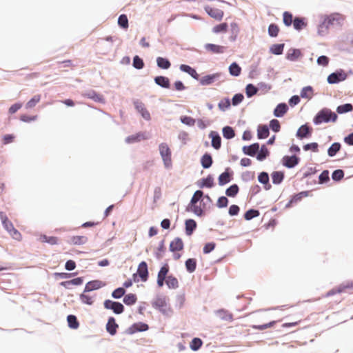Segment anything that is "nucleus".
<instances>
[{
  "label": "nucleus",
  "mask_w": 353,
  "mask_h": 353,
  "mask_svg": "<svg viewBox=\"0 0 353 353\" xmlns=\"http://www.w3.org/2000/svg\"><path fill=\"white\" fill-rule=\"evenodd\" d=\"M337 115L332 112L330 109L324 108L319 112L314 119V122L316 124H320L323 122L332 121L335 122L337 119Z\"/></svg>",
  "instance_id": "nucleus-1"
},
{
  "label": "nucleus",
  "mask_w": 353,
  "mask_h": 353,
  "mask_svg": "<svg viewBox=\"0 0 353 353\" xmlns=\"http://www.w3.org/2000/svg\"><path fill=\"white\" fill-rule=\"evenodd\" d=\"M159 150L165 168L172 166V152L168 145L162 143L159 145Z\"/></svg>",
  "instance_id": "nucleus-2"
},
{
  "label": "nucleus",
  "mask_w": 353,
  "mask_h": 353,
  "mask_svg": "<svg viewBox=\"0 0 353 353\" xmlns=\"http://www.w3.org/2000/svg\"><path fill=\"white\" fill-rule=\"evenodd\" d=\"M343 19V15L339 13H333L325 17L323 21L330 28L331 26L340 25Z\"/></svg>",
  "instance_id": "nucleus-3"
},
{
  "label": "nucleus",
  "mask_w": 353,
  "mask_h": 353,
  "mask_svg": "<svg viewBox=\"0 0 353 353\" xmlns=\"http://www.w3.org/2000/svg\"><path fill=\"white\" fill-rule=\"evenodd\" d=\"M104 307L108 310H112L116 314H121L124 310L123 305L119 302H114L110 300H106L104 302Z\"/></svg>",
  "instance_id": "nucleus-4"
},
{
  "label": "nucleus",
  "mask_w": 353,
  "mask_h": 353,
  "mask_svg": "<svg viewBox=\"0 0 353 353\" xmlns=\"http://www.w3.org/2000/svg\"><path fill=\"white\" fill-rule=\"evenodd\" d=\"M347 78V74L343 71L336 72L330 74L327 77V81L330 84L343 81Z\"/></svg>",
  "instance_id": "nucleus-5"
},
{
  "label": "nucleus",
  "mask_w": 353,
  "mask_h": 353,
  "mask_svg": "<svg viewBox=\"0 0 353 353\" xmlns=\"http://www.w3.org/2000/svg\"><path fill=\"white\" fill-rule=\"evenodd\" d=\"M105 285V283L99 280H93L86 283L84 292H89L93 290H99Z\"/></svg>",
  "instance_id": "nucleus-6"
},
{
  "label": "nucleus",
  "mask_w": 353,
  "mask_h": 353,
  "mask_svg": "<svg viewBox=\"0 0 353 353\" xmlns=\"http://www.w3.org/2000/svg\"><path fill=\"white\" fill-rule=\"evenodd\" d=\"M221 77V73L216 72L203 77L199 79V83L202 85H208L218 80Z\"/></svg>",
  "instance_id": "nucleus-7"
},
{
  "label": "nucleus",
  "mask_w": 353,
  "mask_h": 353,
  "mask_svg": "<svg viewBox=\"0 0 353 353\" xmlns=\"http://www.w3.org/2000/svg\"><path fill=\"white\" fill-rule=\"evenodd\" d=\"M149 328L148 324L139 322L134 323L132 325H131L128 330L127 333L130 334H133L137 332H143L148 330Z\"/></svg>",
  "instance_id": "nucleus-8"
},
{
  "label": "nucleus",
  "mask_w": 353,
  "mask_h": 353,
  "mask_svg": "<svg viewBox=\"0 0 353 353\" xmlns=\"http://www.w3.org/2000/svg\"><path fill=\"white\" fill-rule=\"evenodd\" d=\"M137 274L142 281H146L148 278V270L146 262L142 261L139 263L137 269Z\"/></svg>",
  "instance_id": "nucleus-9"
},
{
  "label": "nucleus",
  "mask_w": 353,
  "mask_h": 353,
  "mask_svg": "<svg viewBox=\"0 0 353 353\" xmlns=\"http://www.w3.org/2000/svg\"><path fill=\"white\" fill-rule=\"evenodd\" d=\"M203 193L201 190H196L191 199L190 203L194 206V212L196 214H201L202 210L200 208L195 206V204L201 199Z\"/></svg>",
  "instance_id": "nucleus-10"
},
{
  "label": "nucleus",
  "mask_w": 353,
  "mask_h": 353,
  "mask_svg": "<svg viewBox=\"0 0 353 353\" xmlns=\"http://www.w3.org/2000/svg\"><path fill=\"white\" fill-rule=\"evenodd\" d=\"M205 11L212 18L216 20H221L223 17V10L211 6L205 7Z\"/></svg>",
  "instance_id": "nucleus-11"
},
{
  "label": "nucleus",
  "mask_w": 353,
  "mask_h": 353,
  "mask_svg": "<svg viewBox=\"0 0 353 353\" xmlns=\"http://www.w3.org/2000/svg\"><path fill=\"white\" fill-rule=\"evenodd\" d=\"M134 104L137 110L141 114L144 119L147 121L150 119V114L141 101H137Z\"/></svg>",
  "instance_id": "nucleus-12"
},
{
  "label": "nucleus",
  "mask_w": 353,
  "mask_h": 353,
  "mask_svg": "<svg viewBox=\"0 0 353 353\" xmlns=\"http://www.w3.org/2000/svg\"><path fill=\"white\" fill-rule=\"evenodd\" d=\"M152 305L153 307L158 309L160 311L164 310L167 306L165 297L157 296L152 301Z\"/></svg>",
  "instance_id": "nucleus-13"
},
{
  "label": "nucleus",
  "mask_w": 353,
  "mask_h": 353,
  "mask_svg": "<svg viewBox=\"0 0 353 353\" xmlns=\"http://www.w3.org/2000/svg\"><path fill=\"white\" fill-rule=\"evenodd\" d=\"M147 139H148V137L145 134V133L140 132L137 133L136 134H133V135L128 137L126 138L125 141L128 143H134L135 142H139L142 140H145Z\"/></svg>",
  "instance_id": "nucleus-14"
},
{
  "label": "nucleus",
  "mask_w": 353,
  "mask_h": 353,
  "mask_svg": "<svg viewBox=\"0 0 353 353\" xmlns=\"http://www.w3.org/2000/svg\"><path fill=\"white\" fill-rule=\"evenodd\" d=\"M205 49L214 54H222L225 52V48L222 46L207 43L205 46Z\"/></svg>",
  "instance_id": "nucleus-15"
},
{
  "label": "nucleus",
  "mask_w": 353,
  "mask_h": 353,
  "mask_svg": "<svg viewBox=\"0 0 353 353\" xmlns=\"http://www.w3.org/2000/svg\"><path fill=\"white\" fill-rule=\"evenodd\" d=\"M299 161V159L296 156H285L283 159V165L289 168L294 167Z\"/></svg>",
  "instance_id": "nucleus-16"
},
{
  "label": "nucleus",
  "mask_w": 353,
  "mask_h": 353,
  "mask_svg": "<svg viewBox=\"0 0 353 353\" xmlns=\"http://www.w3.org/2000/svg\"><path fill=\"white\" fill-rule=\"evenodd\" d=\"M118 327L119 325L115 322V319L113 317H110L106 324L107 332L111 335H114L117 333Z\"/></svg>",
  "instance_id": "nucleus-17"
},
{
  "label": "nucleus",
  "mask_w": 353,
  "mask_h": 353,
  "mask_svg": "<svg viewBox=\"0 0 353 353\" xmlns=\"http://www.w3.org/2000/svg\"><path fill=\"white\" fill-rule=\"evenodd\" d=\"M183 249V242L180 238H175L170 244L171 252L181 251Z\"/></svg>",
  "instance_id": "nucleus-18"
},
{
  "label": "nucleus",
  "mask_w": 353,
  "mask_h": 353,
  "mask_svg": "<svg viewBox=\"0 0 353 353\" xmlns=\"http://www.w3.org/2000/svg\"><path fill=\"white\" fill-rule=\"evenodd\" d=\"M259 150V144L256 143L249 146H244L243 152L247 155L254 157Z\"/></svg>",
  "instance_id": "nucleus-19"
},
{
  "label": "nucleus",
  "mask_w": 353,
  "mask_h": 353,
  "mask_svg": "<svg viewBox=\"0 0 353 353\" xmlns=\"http://www.w3.org/2000/svg\"><path fill=\"white\" fill-rule=\"evenodd\" d=\"M353 291V281L343 282L339 285V292L351 293Z\"/></svg>",
  "instance_id": "nucleus-20"
},
{
  "label": "nucleus",
  "mask_w": 353,
  "mask_h": 353,
  "mask_svg": "<svg viewBox=\"0 0 353 353\" xmlns=\"http://www.w3.org/2000/svg\"><path fill=\"white\" fill-rule=\"evenodd\" d=\"M302 55L301 52L299 49H290L286 54V59L294 61H296Z\"/></svg>",
  "instance_id": "nucleus-21"
},
{
  "label": "nucleus",
  "mask_w": 353,
  "mask_h": 353,
  "mask_svg": "<svg viewBox=\"0 0 353 353\" xmlns=\"http://www.w3.org/2000/svg\"><path fill=\"white\" fill-rule=\"evenodd\" d=\"M210 137L212 138V145L216 150L221 148V139L217 132L212 131L210 134Z\"/></svg>",
  "instance_id": "nucleus-22"
},
{
  "label": "nucleus",
  "mask_w": 353,
  "mask_h": 353,
  "mask_svg": "<svg viewBox=\"0 0 353 353\" xmlns=\"http://www.w3.org/2000/svg\"><path fill=\"white\" fill-rule=\"evenodd\" d=\"M288 108L285 103H279L274 110V114L275 117H281L288 111Z\"/></svg>",
  "instance_id": "nucleus-23"
},
{
  "label": "nucleus",
  "mask_w": 353,
  "mask_h": 353,
  "mask_svg": "<svg viewBox=\"0 0 353 353\" xmlns=\"http://www.w3.org/2000/svg\"><path fill=\"white\" fill-rule=\"evenodd\" d=\"M155 83L159 86L164 88H169L170 83L168 77L163 76H158L154 78Z\"/></svg>",
  "instance_id": "nucleus-24"
},
{
  "label": "nucleus",
  "mask_w": 353,
  "mask_h": 353,
  "mask_svg": "<svg viewBox=\"0 0 353 353\" xmlns=\"http://www.w3.org/2000/svg\"><path fill=\"white\" fill-rule=\"evenodd\" d=\"M88 241L85 236H72L69 239L68 242L72 245H83Z\"/></svg>",
  "instance_id": "nucleus-25"
},
{
  "label": "nucleus",
  "mask_w": 353,
  "mask_h": 353,
  "mask_svg": "<svg viewBox=\"0 0 353 353\" xmlns=\"http://www.w3.org/2000/svg\"><path fill=\"white\" fill-rule=\"evenodd\" d=\"M180 70L183 72H187L194 79H199L198 73L194 68H191L190 66L185 64H181L180 65Z\"/></svg>",
  "instance_id": "nucleus-26"
},
{
  "label": "nucleus",
  "mask_w": 353,
  "mask_h": 353,
  "mask_svg": "<svg viewBox=\"0 0 353 353\" xmlns=\"http://www.w3.org/2000/svg\"><path fill=\"white\" fill-rule=\"evenodd\" d=\"M294 28L296 30H301L307 26V22L304 18L295 17L293 21Z\"/></svg>",
  "instance_id": "nucleus-27"
},
{
  "label": "nucleus",
  "mask_w": 353,
  "mask_h": 353,
  "mask_svg": "<svg viewBox=\"0 0 353 353\" xmlns=\"http://www.w3.org/2000/svg\"><path fill=\"white\" fill-rule=\"evenodd\" d=\"M196 228V223L193 219H188L185 221V233L190 236Z\"/></svg>",
  "instance_id": "nucleus-28"
},
{
  "label": "nucleus",
  "mask_w": 353,
  "mask_h": 353,
  "mask_svg": "<svg viewBox=\"0 0 353 353\" xmlns=\"http://www.w3.org/2000/svg\"><path fill=\"white\" fill-rule=\"evenodd\" d=\"M0 219L2 221V223H3L5 229L8 232H9L13 229L14 225H13L12 223L8 220V219L6 216V215L5 214V213H3L2 212H0Z\"/></svg>",
  "instance_id": "nucleus-29"
},
{
  "label": "nucleus",
  "mask_w": 353,
  "mask_h": 353,
  "mask_svg": "<svg viewBox=\"0 0 353 353\" xmlns=\"http://www.w3.org/2000/svg\"><path fill=\"white\" fill-rule=\"evenodd\" d=\"M165 283L170 289H176L179 287V281L177 279L172 275L167 276Z\"/></svg>",
  "instance_id": "nucleus-30"
},
{
  "label": "nucleus",
  "mask_w": 353,
  "mask_h": 353,
  "mask_svg": "<svg viewBox=\"0 0 353 353\" xmlns=\"http://www.w3.org/2000/svg\"><path fill=\"white\" fill-rule=\"evenodd\" d=\"M83 283V279L81 277L75 278L74 279L63 281L61 285L66 288H70L71 285H80Z\"/></svg>",
  "instance_id": "nucleus-31"
},
{
  "label": "nucleus",
  "mask_w": 353,
  "mask_h": 353,
  "mask_svg": "<svg viewBox=\"0 0 353 353\" xmlns=\"http://www.w3.org/2000/svg\"><path fill=\"white\" fill-rule=\"evenodd\" d=\"M157 64L159 68L164 70L170 68L171 65V63L168 59L161 57L157 58Z\"/></svg>",
  "instance_id": "nucleus-32"
},
{
  "label": "nucleus",
  "mask_w": 353,
  "mask_h": 353,
  "mask_svg": "<svg viewBox=\"0 0 353 353\" xmlns=\"http://www.w3.org/2000/svg\"><path fill=\"white\" fill-rule=\"evenodd\" d=\"M87 292H83L80 295V300L83 303L87 305H92L94 302V296L86 294Z\"/></svg>",
  "instance_id": "nucleus-33"
},
{
  "label": "nucleus",
  "mask_w": 353,
  "mask_h": 353,
  "mask_svg": "<svg viewBox=\"0 0 353 353\" xmlns=\"http://www.w3.org/2000/svg\"><path fill=\"white\" fill-rule=\"evenodd\" d=\"M259 139H265L269 136V129L267 125H259L257 130Z\"/></svg>",
  "instance_id": "nucleus-34"
},
{
  "label": "nucleus",
  "mask_w": 353,
  "mask_h": 353,
  "mask_svg": "<svg viewBox=\"0 0 353 353\" xmlns=\"http://www.w3.org/2000/svg\"><path fill=\"white\" fill-rule=\"evenodd\" d=\"M230 181H231V174L227 171L223 172L219 176V184L220 185H223L229 183Z\"/></svg>",
  "instance_id": "nucleus-35"
},
{
  "label": "nucleus",
  "mask_w": 353,
  "mask_h": 353,
  "mask_svg": "<svg viewBox=\"0 0 353 353\" xmlns=\"http://www.w3.org/2000/svg\"><path fill=\"white\" fill-rule=\"evenodd\" d=\"M185 268L188 272H194L196 268V260L195 259H188L185 261Z\"/></svg>",
  "instance_id": "nucleus-36"
},
{
  "label": "nucleus",
  "mask_w": 353,
  "mask_h": 353,
  "mask_svg": "<svg viewBox=\"0 0 353 353\" xmlns=\"http://www.w3.org/2000/svg\"><path fill=\"white\" fill-rule=\"evenodd\" d=\"M229 72L231 75L238 77L241 72V68L234 62L230 65Z\"/></svg>",
  "instance_id": "nucleus-37"
},
{
  "label": "nucleus",
  "mask_w": 353,
  "mask_h": 353,
  "mask_svg": "<svg viewBox=\"0 0 353 353\" xmlns=\"http://www.w3.org/2000/svg\"><path fill=\"white\" fill-rule=\"evenodd\" d=\"M308 192L306 191L301 192L296 194H295L290 201L288 205H292L293 203H296L300 201L303 197L307 196Z\"/></svg>",
  "instance_id": "nucleus-38"
},
{
  "label": "nucleus",
  "mask_w": 353,
  "mask_h": 353,
  "mask_svg": "<svg viewBox=\"0 0 353 353\" xmlns=\"http://www.w3.org/2000/svg\"><path fill=\"white\" fill-rule=\"evenodd\" d=\"M201 163L204 168H209L212 164V157L209 154H205L201 157Z\"/></svg>",
  "instance_id": "nucleus-39"
},
{
  "label": "nucleus",
  "mask_w": 353,
  "mask_h": 353,
  "mask_svg": "<svg viewBox=\"0 0 353 353\" xmlns=\"http://www.w3.org/2000/svg\"><path fill=\"white\" fill-rule=\"evenodd\" d=\"M313 96V89L311 86L304 87L301 92V97L310 99Z\"/></svg>",
  "instance_id": "nucleus-40"
},
{
  "label": "nucleus",
  "mask_w": 353,
  "mask_h": 353,
  "mask_svg": "<svg viewBox=\"0 0 353 353\" xmlns=\"http://www.w3.org/2000/svg\"><path fill=\"white\" fill-rule=\"evenodd\" d=\"M41 100V95L36 94L26 104V109L33 108Z\"/></svg>",
  "instance_id": "nucleus-41"
},
{
  "label": "nucleus",
  "mask_w": 353,
  "mask_h": 353,
  "mask_svg": "<svg viewBox=\"0 0 353 353\" xmlns=\"http://www.w3.org/2000/svg\"><path fill=\"white\" fill-rule=\"evenodd\" d=\"M283 21L286 26H290L293 24V16L290 12L285 11L283 14Z\"/></svg>",
  "instance_id": "nucleus-42"
},
{
  "label": "nucleus",
  "mask_w": 353,
  "mask_h": 353,
  "mask_svg": "<svg viewBox=\"0 0 353 353\" xmlns=\"http://www.w3.org/2000/svg\"><path fill=\"white\" fill-rule=\"evenodd\" d=\"M284 48V44H274L272 45L270 48V51L272 54L279 55L281 54L283 52Z\"/></svg>",
  "instance_id": "nucleus-43"
},
{
  "label": "nucleus",
  "mask_w": 353,
  "mask_h": 353,
  "mask_svg": "<svg viewBox=\"0 0 353 353\" xmlns=\"http://www.w3.org/2000/svg\"><path fill=\"white\" fill-rule=\"evenodd\" d=\"M67 321L70 328L77 329L79 327V323L74 315H68L67 317Z\"/></svg>",
  "instance_id": "nucleus-44"
},
{
  "label": "nucleus",
  "mask_w": 353,
  "mask_h": 353,
  "mask_svg": "<svg viewBox=\"0 0 353 353\" xmlns=\"http://www.w3.org/2000/svg\"><path fill=\"white\" fill-rule=\"evenodd\" d=\"M40 241L43 243H48L50 245H55L58 243V238L56 236H48L47 235H41Z\"/></svg>",
  "instance_id": "nucleus-45"
},
{
  "label": "nucleus",
  "mask_w": 353,
  "mask_h": 353,
  "mask_svg": "<svg viewBox=\"0 0 353 353\" xmlns=\"http://www.w3.org/2000/svg\"><path fill=\"white\" fill-rule=\"evenodd\" d=\"M271 176L272 182L274 184H279L284 178V174L282 172H274Z\"/></svg>",
  "instance_id": "nucleus-46"
},
{
  "label": "nucleus",
  "mask_w": 353,
  "mask_h": 353,
  "mask_svg": "<svg viewBox=\"0 0 353 353\" xmlns=\"http://www.w3.org/2000/svg\"><path fill=\"white\" fill-rule=\"evenodd\" d=\"M137 298L134 294H128L124 296L123 302L128 305H132L137 302Z\"/></svg>",
  "instance_id": "nucleus-47"
},
{
  "label": "nucleus",
  "mask_w": 353,
  "mask_h": 353,
  "mask_svg": "<svg viewBox=\"0 0 353 353\" xmlns=\"http://www.w3.org/2000/svg\"><path fill=\"white\" fill-rule=\"evenodd\" d=\"M213 185H214L213 178L210 175L208 176L205 179H202L201 184L199 185V186L201 188L206 187V188H212Z\"/></svg>",
  "instance_id": "nucleus-48"
},
{
  "label": "nucleus",
  "mask_w": 353,
  "mask_h": 353,
  "mask_svg": "<svg viewBox=\"0 0 353 353\" xmlns=\"http://www.w3.org/2000/svg\"><path fill=\"white\" fill-rule=\"evenodd\" d=\"M239 190V186L236 184H234L226 190L225 194L228 196L234 197L238 194Z\"/></svg>",
  "instance_id": "nucleus-49"
},
{
  "label": "nucleus",
  "mask_w": 353,
  "mask_h": 353,
  "mask_svg": "<svg viewBox=\"0 0 353 353\" xmlns=\"http://www.w3.org/2000/svg\"><path fill=\"white\" fill-rule=\"evenodd\" d=\"M231 28V36L230 37V40L234 41L236 40L238 34L239 32V28L236 23H232L230 25Z\"/></svg>",
  "instance_id": "nucleus-50"
},
{
  "label": "nucleus",
  "mask_w": 353,
  "mask_h": 353,
  "mask_svg": "<svg viewBox=\"0 0 353 353\" xmlns=\"http://www.w3.org/2000/svg\"><path fill=\"white\" fill-rule=\"evenodd\" d=\"M223 135L225 139H230L235 136V133L232 128L225 126L223 128Z\"/></svg>",
  "instance_id": "nucleus-51"
},
{
  "label": "nucleus",
  "mask_w": 353,
  "mask_h": 353,
  "mask_svg": "<svg viewBox=\"0 0 353 353\" xmlns=\"http://www.w3.org/2000/svg\"><path fill=\"white\" fill-rule=\"evenodd\" d=\"M330 26L327 25L324 21L318 27V34L320 36H325L329 32Z\"/></svg>",
  "instance_id": "nucleus-52"
},
{
  "label": "nucleus",
  "mask_w": 353,
  "mask_h": 353,
  "mask_svg": "<svg viewBox=\"0 0 353 353\" xmlns=\"http://www.w3.org/2000/svg\"><path fill=\"white\" fill-rule=\"evenodd\" d=\"M353 110V106L350 103H346L341 105H339L336 108V112L339 114H343L345 112H350Z\"/></svg>",
  "instance_id": "nucleus-53"
},
{
  "label": "nucleus",
  "mask_w": 353,
  "mask_h": 353,
  "mask_svg": "<svg viewBox=\"0 0 353 353\" xmlns=\"http://www.w3.org/2000/svg\"><path fill=\"white\" fill-rule=\"evenodd\" d=\"M341 149V144L339 143H334L327 150L330 157H334Z\"/></svg>",
  "instance_id": "nucleus-54"
},
{
  "label": "nucleus",
  "mask_w": 353,
  "mask_h": 353,
  "mask_svg": "<svg viewBox=\"0 0 353 353\" xmlns=\"http://www.w3.org/2000/svg\"><path fill=\"white\" fill-rule=\"evenodd\" d=\"M310 132V128L307 125H301L297 131L296 136L301 139L305 137Z\"/></svg>",
  "instance_id": "nucleus-55"
},
{
  "label": "nucleus",
  "mask_w": 353,
  "mask_h": 353,
  "mask_svg": "<svg viewBox=\"0 0 353 353\" xmlns=\"http://www.w3.org/2000/svg\"><path fill=\"white\" fill-rule=\"evenodd\" d=\"M279 32V28L277 25L272 23L268 27V34L270 37H276Z\"/></svg>",
  "instance_id": "nucleus-56"
},
{
  "label": "nucleus",
  "mask_w": 353,
  "mask_h": 353,
  "mask_svg": "<svg viewBox=\"0 0 353 353\" xmlns=\"http://www.w3.org/2000/svg\"><path fill=\"white\" fill-rule=\"evenodd\" d=\"M228 26L226 23H222L215 26L212 31L214 33L225 32L228 30Z\"/></svg>",
  "instance_id": "nucleus-57"
},
{
  "label": "nucleus",
  "mask_w": 353,
  "mask_h": 353,
  "mask_svg": "<svg viewBox=\"0 0 353 353\" xmlns=\"http://www.w3.org/2000/svg\"><path fill=\"white\" fill-rule=\"evenodd\" d=\"M118 24L124 29L128 28V19L125 14H121L118 19Z\"/></svg>",
  "instance_id": "nucleus-58"
},
{
  "label": "nucleus",
  "mask_w": 353,
  "mask_h": 353,
  "mask_svg": "<svg viewBox=\"0 0 353 353\" xmlns=\"http://www.w3.org/2000/svg\"><path fill=\"white\" fill-rule=\"evenodd\" d=\"M202 344L203 342L201 339H200L199 338H194L191 341L190 346L192 350L196 351L198 350L201 347Z\"/></svg>",
  "instance_id": "nucleus-59"
},
{
  "label": "nucleus",
  "mask_w": 353,
  "mask_h": 353,
  "mask_svg": "<svg viewBox=\"0 0 353 353\" xmlns=\"http://www.w3.org/2000/svg\"><path fill=\"white\" fill-rule=\"evenodd\" d=\"M218 106L221 110L225 111L230 107V100L228 98L223 99L219 103Z\"/></svg>",
  "instance_id": "nucleus-60"
},
{
  "label": "nucleus",
  "mask_w": 353,
  "mask_h": 353,
  "mask_svg": "<svg viewBox=\"0 0 353 353\" xmlns=\"http://www.w3.org/2000/svg\"><path fill=\"white\" fill-rule=\"evenodd\" d=\"M257 91H258V89L252 84H248L246 86L245 93L248 97H251L253 95L256 94Z\"/></svg>",
  "instance_id": "nucleus-61"
},
{
  "label": "nucleus",
  "mask_w": 353,
  "mask_h": 353,
  "mask_svg": "<svg viewBox=\"0 0 353 353\" xmlns=\"http://www.w3.org/2000/svg\"><path fill=\"white\" fill-rule=\"evenodd\" d=\"M259 215V212L258 210L251 209V210H248L245 213L244 218L246 220H250L254 217L258 216Z\"/></svg>",
  "instance_id": "nucleus-62"
},
{
  "label": "nucleus",
  "mask_w": 353,
  "mask_h": 353,
  "mask_svg": "<svg viewBox=\"0 0 353 353\" xmlns=\"http://www.w3.org/2000/svg\"><path fill=\"white\" fill-rule=\"evenodd\" d=\"M133 66L137 69H142L144 66L143 61L137 55L133 59Z\"/></svg>",
  "instance_id": "nucleus-63"
},
{
  "label": "nucleus",
  "mask_w": 353,
  "mask_h": 353,
  "mask_svg": "<svg viewBox=\"0 0 353 353\" xmlns=\"http://www.w3.org/2000/svg\"><path fill=\"white\" fill-rule=\"evenodd\" d=\"M269 154V152L268 149L265 147V145H263L260 152L257 154V159L259 161H263L266 158V157Z\"/></svg>",
  "instance_id": "nucleus-64"
}]
</instances>
